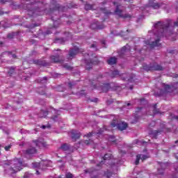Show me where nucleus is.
<instances>
[{
    "mask_svg": "<svg viewBox=\"0 0 178 178\" xmlns=\"http://www.w3.org/2000/svg\"><path fill=\"white\" fill-rule=\"evenodd\" d=\"M176 86L178 88V82L176 83Z\"/></svg>",
    "mask_w": 178,
    "mask_h": 178,
    "instance_id": "nucleus-64",
    "label": "nucleus"
},
{
    "mask_svg": "<svg viewBox=\"0 0 178 178\" xmlns=\"http://www.w3.org/2000/svg\"><path fill=\"white\" fill-rule=\"evenodd\" d=\"M97 101H98V99H95L94 100H92V102H97Z\"/></svg>",
    "mask_w": 178,
    "mask_h": 178,
    "instance_id": "nucleus-55",
    "label": "nucleus"
},
{
    "mask_svg": "<svg viewBox=\"0 0 178 178\" xmlns=\"http://www.w3.org/2000/svg\"><path fill=\"white\" fill-rule=\"evenodd\" d=\"M111 127H117L118 130L123 131V130H126L128 127V124L126 122H116V121H113L111 124Z\"/></svg>",
    "mask_w": 178,
    "mask_h": 178,
    "instance_id": "nucleus-7",
    "label": "nucleus"
},
{
    "mask_svg": "<svg viewBox=\"0 0 178 178\" xmlns=\"http://www.w3.org/2000/svg\"><path fill=\"white\" fill-rule=\"evenodd\" d=\"M33 176V174H30L29 172H26L24 175V178H30Z\"/></svg>",
    "mask_w": 178,
    "mask_h": 178,
    "instance_id": "nucleus-35",
    "label": "nucleus"
},
{
    "mask_svg": "<svg viewBox=\"0 0 178 178\" xmlns=\"http://www.w3.org/2000/svg\"><path fill=\"white\" fill-rule=\"evenodd\" d=\"M103 130H108V128L105 127Z\"/></svg>",
    "mask_w": 178,
    "mask_h": 178,
    "instance_id": "nucleus-63",
    "label": "nucleus"
},
{
    "mask_svg": "<svg viewBox=\"0 0 178 178\" xmlns=\"http://www.w3.org/2000/svg\"><path fill=\"white\" fill-rule=\"evenodd\" d=\"M143 67L146 72H154V70L161 72L163 70V67L156 63H151L149 65L145 64L143 65Z\"/></svg>",
    "mask_w": 178,
    "mask_h": 178,
    "instance_id": "nucleus-5",
    "label": "nucleus"
},
{
    "mask_svg": "<svg viewBox=\"0 0 178 178\" xmlns=\"http://www.w3.org/2000/svg\"><path fill=\"white\" fill-rule=\"evenodd\" d=\"M80 52V49L77 47H74L73 49H70L69 51V54L67 56V60H72L75 56L77 55Z\"/></svg>",
    "mask_w": 178,
    "mask_h": 178,
    "instance_id": "nucleus-9",
    "label": "nucleus"
},
{
    "mask_svg": "<svg viewBox=\"0 0 178 178\" xmlns=\"http://www.w3.org/2000/svg\"><path fill=\"white\" fill-rule=\"evenodd\" d=\"M86 94V91L85 90H81V92H79V95H85Z\"/></svg>",
    "mask_w": 178,
    "mask_h": 178,
    "instance_id": "nucleus-48",
    "label": "nucleus"
},
{
    "mask_svg": "<svg viewBox=\"0 0 178 178\" xmlns=\"http://www.w3.org/2000/svg\"><path fill=\"white\" fill-rule=\"evenodd\" d=\"M55 43L56 44H65V39L64 38L56 39Z\"/></svg>",
    "mask_w": 178,
    "mask_h": 178,
    "instance_id": "nucleus-29",
    "label": "nucleus"
},
{
    "mask_svg": "<svg viewBox=\"0 0 178 178\" xmlns=\"http://www.w3.org/2000/svg\"><path fill=\"white\" fill-rule=\"evenodd\" d=\"M32 4H29L28 5V15H29V16H42V15H45L46 12H47V9H45V8H47V4L45 6L41 4V6H40V7L36 6L35 7V8H31Z\"/></svg>",
    "mask_w": 178,
    "mask_h": 178,
    "instance_id": "nucleus-4",
    "label": "nucleus"
},
{
    "mask_svg": "<svg viewBox=\"0 0 178 178\" xmlns=\"http://www.w3.org/2000/svg\"><path fill=\"white\" fill-rule=\"evenodd\" d=\"M63 67H65V69H67V70H72V67L67 64H64L63 65Z\"/></svg>",
    "mask_w": 178,
    "mask_h": 178,
    "instance_id": "nucleus-37",
    "label": "nucleus"
},
{
    "mask_svg": "<svg viewBox=\"0 0 178 178\" xmlns=\"http://www.w3.org/2000/svg\"><path fill=\"white\" fill-rule=\"evenodd\" d=\"M90 29H92V30H102V29H104V26H102V25H99L98 22H96L91 24Z\"/></svg>",
    "mask_w": 178,
    "mask_h": 178,
    "instance_id": "nucleus-17",
    "label": "nucleus"
},
{
    "mask_svg": "<svg viewBox=\"0 0 178 178\" xmlns=\"http://www.w3.org/2000/svg\"><path fill=\"white\" fill-rule=\"evenodd\" d=\"M6 2H8V1L0 0V3H5Z\"/></svg>",
    "mask_w": 178,
    "mask_h": 178,
    "instance_id": "nucleus-53",
    "label": "nucleus"
},
{
    "mask_svg": "<svg viewBox=\"0 0 178 178\" xmlns=\"http://www.w3.org/2000/svg\"><path fill=\"white\" fill-rule=\"evenodd\" d=\"M59 56H60V54H58L56 56H50V60L51 63H58V62H60Z\"/></svg>",
    "mask_w": 178,
    "mask_h": 178,
    "instance_id": "nucleus-19",
    "label": "nucleus"
},
{
    "mask_svg": "<svg viewBox=\"0 0 178 178\" xmlns=\"http://www.w3.org/2000/svg\"><path fill=\"white\" fill-rule=\"evenodd\" d=\"M34 143L36 147H39V148L47 147V142H44V140H35Z\"/></svg>",
    "mask_w": 178,
    "mask_h": 178,
    "instance_id": "nucleus-18",
    "label": "nucleus"
},
{
    "mask_svg": "<svg viewBox=\"0 0 178 178\" xmlns=\"http://www.w3.org/2000/svg\"><path fill=\"white\" fill-rule=\"evenodd\" d=\"M104 176H106L107 178L112 177V172L107 171L106 172H104Z\"/></svg>",
    "mask_w": 178,
    "mask_h": 178,
    "instance_id": "nucleus-36",
    "label": "nucleus"
},
{
    "mask_svg": "<svg viewBox=\"0 0 178 178\" xmlns=\"http://www.w3.org/2000/svg\"><path fill=\"white\" fill-rule=\"evenodd\" d=\"M92 134H94V133L90 132L89 134H88L87 135H85V136H86V137L90 138V137H92Z\"/></svg>",
    "mask_w": 178,
    "mask_h": 178,
    "instance_id": "nucleus-44",
    "label": "nucleus"
},
{
    "mask_svg": "<svg viewBox=\"0 0 178 178\" xmlns=\"http://www.w3.org/2000/svg\"><path fill=\"white\" fill-rule=\"evenodd\" d=\"M56 77H59L60 76V74H56Z\"/></svg>",
    "mask_w": 178,
    "mask_h": 178,
    "instance_id": "nucleus-61",
    "label": "nucleus"
},
{
    "mask_svg": "<svg viewBox=\"0 0 178 178\" xmlns=\"http://www.w3.org/2000/svg\"><path fill=\"white\" fill-rule=\"evenodd\" d=\"M103 163H104V161H102L99 163V164H97V166H101V165H102Z\"/></svg>",
    "mask_w": 178,
    "mask_h": 178,
    "instance_id": "nucleus-54",
    "label": "nucleus"
},
{
    "mask_svg": "<svg viewBox=\"0 0 178 178\" xmlns=\"http://www.w3.org/2000/svg\"><path fill=\"white\" fill-rule=\"evenodd\" d=\"M175 170L177 172V173H178V165L175 166Z\"/></svg>",
    "mask_w": 178,
    "mask_h": 178,
    "instance_id": "nucleus-52",
    "label": "nucleus"
},
{
    "mask_svg": "<svg viewBox=\"0 0 178 178\" xmlns=\"http://www.w3.org/2000/svg\"><path fill=\"white\" fill-rule=\"evenodd\" d=\"M10 148H12V145H9L8 146H6L4 147V149H5V151H9V149H10Z\"/></svg>",
    "mask_w": 178,
    "mask_h": 178,
    "instance_id": "nucleus-41",
    "label": "nucleus"
},
{
    "mask_svg": "<svg viewBox=\"0 0 178 178\" xmlns=\"http://www.w3.org/2000/svg\"><path fill=\"white\" fill-rule=\"evenodd\" d=\"M65 177H66V178H73L74 176H73V175H72V173H70V172H67V173L65 174Z\"/></svg>",
    "mask_w": 178,
    "mask_h": 178,
    "instance_id": "nucleus-38",
    "label": "nucleus"
},
{
    "mask_svg": "<svg viewBox=\"0 0 178 178\" xmlns=\"http://www.w3.org/2000/svg\"><path fill=\"white\" fill-rule=\"evenodd\" d=\"M70 133H71V138H72V140H76L80 138L81 134L79 131L72 129Z\"/></svg>",
    "mask_w": 178,
    "mask_h": 178,
    "instance_id": "nucleus-14",
    "label": "nucleus"
},
{
    "mask_svg": "<svg viewBox=\"0 0 178 178\" xmlns=\"http://www.w3.org/2000/svg\"><path fill=\"white\" fill-rule=\"evenodd\" d=\"M104 161H109L112 159V154H106L103 157Z\"/></svg>",
    "mask_w": 178,
    "mask_h": 178,
    "instance_id": "nucleus-28",
    "label": "nucleus"
},
{
    "mask_svg": "<svg viewBox=\"0 0 178 178\" xmlns=\"http://www.w3.org/2000/svg\"><path fill=\"white\" fill-rule=\"evenodd\" d=\"M137 101H140V104H143L145 101V99H137Z\"/></svg>",
    "mask_w": 178,
    "mask_h": 178,
    "instance_id": "nucleus-49",
    "label": "nucleus"
},
{
    "mask_svg": "<svg viewBox=\"0 0 178 178\" xmlns=\"http://www.w3.org/2000/svg\"><path fill=\"white\" fill-rule=\"evenodd\" d=\"M84 143L86 144V145H88V144L91 143V140H86L84 141Z\"/></svg>",
    "mask_w": 178,
    "mask_h": 178,
    "instance_id": "nucleus-43",
    "label": "nucleus"
},
{
    "mask_svg": "<svg viewBox=\"0 0 178 178\" xmlns=\"http://www.w3.org/2000/svg\"><path fill=\"white\" fill-rule=\"evenodd\" d=\"M15 69L16 68L15 67H10L8 71V74H13V73H15Z\"/></svg>",
    "mask_w": 178,
    "mask_h": 178,
    "instance_id": "nucleus-34",
    "label": "nucleus"
},
{
    "mask_svg": "<svg viewBox=\"0 0 178 178\" xmlns=\"http://www.w3.org/2000/svg\"><path fill=\"white\" fill-rule=\"evenodd\" d=\"M130 52V46L129 44H127L126 46L123 47L120 51V56H126V55H129V53Z\"/></svg>",
    "mask_w": 178,
    "mask_h": 178,
    "instance_id": "nucleus-10",
    "label": "nucleus"
},
{
    "mask_svg": "<svg viewBox=\"0 0 178 178\" xmlns=\"http://www.w3.org/2000/svg\"><path fill=\"white\" fill-rule=\"evenodd\" d=\"M60 149H62V151H69L70 149V146L66 143H64L61 146H60Z\"/></svg>",
    "mask_w": 178,
    "mask_h": 178,
    "instance_id": "nucleus-23",
    "label": "nucleus"
},
{
    "mask_svg": "<svg viewBox=\"0 0 178 178\" xmlns=\"http://www.w3.org/2000/svg\"><path fill=\"white\" fill-rule=\"evenodd\" d=\"M125 8L122 5H117L116 8L114 11V14L117 16H119V17H122L123 19H130L131 17V15L129 14H124L123 15V12L125 10Z\"/></svg>",
    "mask_w": 178,
    "mask_h": 178,
    "instance_id": "nucleus-6",
    "label": "nucleus"
},
{
    "mask_svg": "<svg viewBox=\"0 0 178 178\" xmlns=\"http://www.w3.org/2000/svg\"><path fill=\"white\" fill-rule=\"evenodd\" d=\"M7 53L6 52V53H3V54H1V55H0V59H1V58H2V55H3V54H6Z\"/></svg>",
    "mask_w": 178,
    "mask_h": 178,
    "instance_id": "nucleus-59",
    "label": "nucleus"
},
{
    "mask_svg": "<svg viewBox=\"0 0 178 178\" xmlns=\"http://www.w3.org/2000/svg\"><path fill=\"white\" fill-rule=\"evenodd\" d=\"M37 149H35V147H29L25 151V154L26 155H34V154H36Z\"/></svg>",
    "mask_w": 178,
    "mask_h": 178,
    "instance_id": "nucleus-20",
    "label": "nucleus"
},
{
    "mask_svg": "<svg viewBox=\"0 0 178 178\" xmlns=\"http://www.w3.org/2000/svg\"><path fill=\"white\" fill-rule=\"evenodd\" d=\"M102 76H99L97 78V81L93 80L89 81L90 87H92L93 88H96L97 90H99V91H102L103 92H108L111 90V88H113V83H98V81H99V79H101Z\"/></svg>",
    "mask_w": 178,
    "mask_h": 178,
    "instance_id": "nucleus-3",
    "label": "nucleus"
},
{
    "mask_svg": "<svg viewBox=\"0 0 178 178\" xmlns=\"http://www.w3.org/2000/svg\"><path fill=\"white\" fill-rule=\"evenodd\" d=\"M48 115V111L42 110L38 114L39 118H47Z\"/></svg>",
    "mask_w": 178,
    "mask_h": 178,
    "instance_id": "nucleus-24",
    "label": "nucleus"
},
{
    "mask_svg": "<svg viewBox=\"0 0 178 178\" xmlns=\"http://www.w3.org/2000/svg\"><path fill=\"white\" fill-rule=\"evenodd\" d=\"M47 80H48V79L47 78V76H44V77L39 79L38 83H40V84H47Z\"/></svg>",
    "mask_w": 178,
    "mask_h": 178,
    "instance_id": "nucleus-27",
    "label": "nucleus"
},
{
    "mask_svg": "<svg viewBox=\"0 0 178 178\" xmlns=\"http://www.w3.org/2000/svg\"><path fill=\"white\" fill-rule=\"evenodd\" d=\"M159 113V109L156 108V104L153 106V114L156 115Z\"/></svg>",
    "mask_w": 178,
    "mask_h": 178,
    "instance_id": "nucleus-30",
    "label": "nucleus"
},
{
    "mask_svg": "<svg viewBox=\"0 0 178 178\" xmlns=\"http://www.w3.org/2000/svg\"><path fill=\"white\" fill-rule=\"evenodd\" d=\"M117 59L115 58V57H111L107 60L108 65H115Z\"/></svg>",
    "mask_w": 178,
    "mask_h": 178,
    "instance_id": "nucleus-22",
    "label": "nucleus"
},
{
    "mask_svg": "<svg viewBox=\"0 0 178 178\" xmlns=\"http://www.w3.org/2000/svg\"><path fill=\"white\" fill-rule=\"evenodd\" d=\"M33 166H34V168H38V166H40V163H33Z\"/></svg>",
    "mask_w": 178,
    "mask_h": 178,
    "instance_id": "nucleus-47",
    "label": "nucleus"
},
{
    "mask_svg": "<svg viewBox=\"0 0 178 178\" xmlns=\"http://www.w3.org/2000/svg\"><path fill=\"white\" fill-rule=\"evenodd\" d=\"M47 127H48L49 129V128H51V125L48 124L47 126H46V125L42 126V129H47Z\"/></svg>",
    "mask_w": 178,
    "mask_h": 178,
    "instance_id": "nucleus-45",
    "label": "nucleus"
},
{
    "mask_svg": "<svg viewBox=\"0 0 178 178\" xmlns=\"http://www.w3.org/2000/svg\"><path fill=\"white\" fill-rule=\"evenodd\" d=\"M163 3H155V0H149L148 6L153 8V9H159Z\"/></svg>",
    "mask_w": 178,
    "mask_h": 178,
    "instance_id": "nucleus-11",
    "label": "nucleus"
},
{
    "mask_svg": "<svg viewBox=\"0 0 178 178\" xmlns=\"http://www.w3.org/2000/svg\"><path fill=\"white\" fill-rule=\"evenodd\" d=\"M32 44H35V41L34 40H31Z\"/></svg>",
    "mask_w": 178,
    "mask_h": 178,
    "instance_id": "nucleus-58",
    "label": "nucleus"
},
{
    "mask_svg": "<svg viewBox=\"0 0 178 178\" xmlns=\"http://www.w3.org/2000/svg\"><path fill=\"white\" fill-rule=\"evenodd\" d=\"M148 158H149V154H138L136 156L135 165H138L140 163V159H141V161H145L146 159H148Z\"/></svg>",
    "mask_w": 178,
    "mask_h": 178,
    "instance_id": "nucleus-13",
    "label": "nucleus"
},
{
    "mask_svg": "<svg viewBox=\"0 0 178 178\" xmlns=\"http://www.w3.org/2000/svg\"><path fill=\"white\" fill-rule=\"evenodd\" d=\"M130 90H133V86L129 87Z\"/></svg>",
    "mask_w": 178,
    "mask_h": 178,
    "instance_id": "nucleus-62",
    "label": "nucleus"
},
{
    "mask_svg": "<svg viewBox=\"0 0 178 178\" xmlns=\"http://www.w3.org/2000/svg\"><path fill=\"white\" fill-rule=\"evenodd\" d=\"M2 45H3V42H0V47H2Z\"/></svg>",
    "mask_w": 178,
    "mask_h": 178,
    "instance_id": "nucleus-60",
    "label": "nucleus"
},
{
    "mask_svg": "<svg viewBox=\"0 0 178 178\" xmlns=\"http://www.w3.org/2000/svg\"><path fill=\"white\" fill-rule=\"evenodd\" d=\"M136 144H142V145L145 144V141L137 140H136Z\"/></svg>",
    "mask_w": 178,
    "mask_h": 178,
    "instance_id": "nucleus-42",
    "label": "nucleus"
},
{
    "mask_svg": "<svg viewBox=\"0 0 178 178\" xmlns=\"http://www.w3.org/2000/svg\"><path fill=\"white\" fill-rule=\"evenodd\" d=\"M12 57H13L14 59H16V54H12Z\"/></svg>",
    "mask_w": 178,
    "mask_h": 178,
    "instance_id": "nucleus-56",
    "label": "nucleus"
},
{
    "mask_svg": "<svg viewBox=\"0 0 178 178\" xmlns=\"http://www.w3.org/2000/svg\"><path fill=\"white\" fill-rule=\"evenodd\" d=\"M7 37L8 38L12 39L13 38V37H15V33H9Z\"/></svg>",
    "mask_w": 178,
    "mask_h": 178,
    "instance_id": "nucleus-39",
    "label": "nucleus"
},
{
    "mask_svg": "<svg viewBox=\"0 0 178 178\" xmlns=\"http://www.w3.org/2000/svg\"><path fill=\"white\" fill-rule=\"evenodd\" d=\"M102 133H104V130L100 129V130L99 131V132L97 133V134H102Z\"/></svg>",
    "mask_w": 178,
    "mask_h": 178,
    "instance_id": "nucleus-51",
    "label": "nucleus"
},
{
    "mask_svg": "<svg viewBox=\"0 0 178 178\" xmlns=\"http://www.w3.org/2000/svg\"><path fill=\"white\" fill-rule=\"evenodd\" d=\"M77 81H71L68 83V87L70 88H73V87H74V86H76Z\"/></svg>",
    "mask_w": 178,
    "mask_h": 178,
    "instance_id": "nucleus-32",
    "label": "nucleus"
},
{
    "mask_svg": "<svg viewBox=\"0 0 178 178\" xmlns=\"http://www.w3.org/2000/svg\"><path fill=\"white\" fill-rule=\"evenodd\" d=\"M150 126L152 127L153 126H155V121H152L150 124Z\"/></svg>",
    "mask_w": 178,
    "mask_h": 178,
    "instance_id": "nucleus-50",
    "label": "nucleus"
},
{
    "mask_svg": "<svg viewBox=\"0 0 178 178\" xmlns=\"http://www.w3.org/2000/svg\"><path fill=\"white\" fill-rule=\"evenodd\" d=\"M97 47V46H95V44H92L91 45V48H96Z\"/></svg>",
    "mask_w": 178,
    "mask_h": 178,
    "instance_id": "nucleus-57",
    "label": "nucleus"
},
{
    "mask_svg": "<svg viewBox=\"0 0 178 178\" xmlns=\"http://www.w3.org/2000/svg\"><path fill=\"white\" fill-rule=\"evenodd\" d=\"M85 9H86V10H92V5L86 3L85 5Z\"/></svg>",
    "mask_w": 178,
    "mask_h": 178,
    "instance_id": "nucleus-33",
    "label": "nucleus"
},
{
    "mask_svg": "<svg viewBox=\"0 0 178 178\" xmlns=\"http://www.w3.org/2000/svg\"><path fill=\"white\" fill-rule=\"evenodd\" d=\"M119 76V72L118 70H114L111 72V77H118Z\"/></svg>",
    "mask_w": 178,
    "mask_h": 178,
    "instance_id": "nucleus-31",
    "label": "nucleus"
},
{
    "mask_svg": "<svg viewBox=\"0 0 178 178\" xmlns=\"http://www.w3.org/2000/svg\"><path fill=\"white\" fill-rule=\"evenodd\" d=\"M93 58H95L94 60H92V58H90L89 60H85L87 70H90V69L92 67V65H97V63L99 62V60H98V58H97V56H93Z\"/></svg>",
    "mask_w": 178,
    "mask_h": 178,
    "instance_id": "nucleus-8",
    "label": "nucleus"
},
{
    "mask_svg": "<svg viewBox=\"0 0 178 178\" xmlns=\"http://www.w3.org/2000/svg\"><path fill=\"white\" fill-rule=\"evenodd\" d=\"M58 115H54L53 117H51V119L54 121V122H58Z\"/></svg>",
    "mask_w": 178,
    "mask_h": 178,
    "instance_id": "nucleus-40",
    "label": "nucleus"
},
{
    "mask_svg": "<svg viewBox=\"0 0 178 178\" xmlns=\"http://www.w3.org/2000/svg\"><path fill=\"white\" fill-rule=\"evenodd\" d=\"M162 87L163 89H161L160 93L159 94V95H163L164 94H168V92H170L171 89L169 85L162 83Z\"/></svg>",
    "mask_w": 178,
    "mask_h": 178,
    "instance_id": "nucleus-12",
    "label": "nucleus"
},
{
    "mask_svg": "<svg viewBox=\"0 0 178 178\" xmlns=\"http://www.w3.org/2000/svg\"><path fill=\"white\" fill-rule=\"evenodd\" d=\"M162 133V130H156V131H152V136L154 138H156L158 134H161Z\"/></svg>",
    "mask_w": 178,
    "mask_h": 178,
    "instance_id": "nucleus-25",
    "label": "nucleus"
},
{
    "mask_svg": "<svg viewBox=\"0 0 178 178\" xmlns=\"http://www.w3.org/2000/svg\"><path fill=\"white\" fill-rule=\"evenodd\" d=\"M33 63H35V65H39L40 66H48L47 62L42 60H34Z\"/></svg>",
    "mask_w": 178,
    "mask_h": 178,
    "instance_id": "nucleus-21",
    "label": "nucleus"
},
{
    "mask_svg": "<svg viewBox=\"0 0 178 178\" xmlns=\"http://www.w3.org/2000/svg\"><path fill=\"white\" fill-rule=\"evenodd\" d=\"M37 92H38V94H40V95H45V86L39 88L37 90Z\"/></svg>",
    "mask_w": 178,
    "mask_h": 178,
    "instance_id": "nucleus-26",
    "label": "nucleus"
},
{
    "mask_svg": "<svg viewBox=\"0 0 178 178\" xmlns=\"http://www.w3.org/2000/svg\"><path fill=\"white\" fill-rule=\"evenodd\" d=\"M53 10H51V20L54 22V26L52 28H49L45 33V34H52V31L54 29H58L59 27L60 22H59V17H55L54 15L56 13H59L60 12H65V7L60 6L55 0H53Z\"/></svg>",
    "mask_w": 178,
    "mask_h": 178,
    "instance_id": "nucleus-1",
    "label": "nucleus"
},
{
    "mask_svg": "<svg viewBox=\"0 0 178 178\" xmlns=\"http://www.w3.org/2000/svg\"><path fill=\"white\" fill-rule=\"evenodd\" d=\"M4 168L7 166H10L8 170H6V172L8 175H15L17 172H20L23 169V161L20 159H15L10 161H7L3 164Z\"/></svg>",
    "mask_w": 178,
    "mask_h": 178,
    "instance_id": "nucleus-2",
    "label": "nucleus"
},
{
    "mask_svg": "<svg viewBox=\"0 0 178 178\" xmlns=\"http://www.w3.org/2000/svg\"><path fill=\"white\" fill-rule=\"evenodd\" d=\"M160 166L161 168H158L157 173L158 175H163L165 172V169L168 167V163H161Z\"/></svg>",
    "mask_w": 178,
    "mask_h": 178,
    "instance_id": "nucleus-15",
    "label": "nucleus"
},
{
    "mask_svg": "<svg viewBox=\"0 0 178 178\" xmlns=\"http://www.w3.org/2000/svg\"><path fill=\"white\" fill-rule=\"evenodd\" d=\"M86 173H90L91 178H99L98 171L94 169H89L86 171Z\"/></svg>",
    "mask_w": 178,
    "mask_h": 178,
    "instance_id": "nucleus-16",
    "label": "nucleus"
},
{
    "mask_svg": "<svg viewBox=\"0 0 178 178\" xmlns=\"http://www.w3.org/2000/svg\"><path fill=\"white\" fill-rule=\"evenodd\" d=\"M26 2H33V0H26ZM35 3H38V2H40V0H35Z\"/></svg>",
    "mask_w": 178,
    "mask_h": 178,
    "instance_id": "nucleus-46",
    "label": "nucleus"
}]
</instances>
